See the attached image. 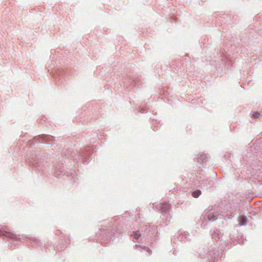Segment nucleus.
<instances>
[{"instance_id":"obj_1","label":"nucleus","mask_w":262,"mask_h":262,"mask_svg":"<svg viewBox=\"0 0 262 262\" xmlns=\"http://www.w3.org/2000/svg\"><path fill=\"white\" fill-rule=\"evenodd\" d=\"M0 235L3 236L4 238H14L16 236L15 234L9 232L2 231L0 232Z\"/></svg>"},{"instance_id":"obj_2","label":"nucleus","mask_w":262,"mask_h":262,"mask_svg":"<svg viewBox=\"0 0 262 262\" xmlns=\"http://www.w3.org/2000/svg\"><path fill=\"white\" fill-rule=\"evenodd\" d=\"M217 219L216 214L214 213H210L208 215V219L209 221H214Z\"/></svg>"},{"instance_id":"obj_3","label":"nucleus","mask_w":262,"mask_h":262,"mask_svg":"<svg viewBox=\"0 0 262 262\" xmlns=\"http://www.w3.org/2000/svg\"><path fill=\"white\" fill-rule=\"evenodd\" d=\"M201 194V191L200 190H196L195 191H194L192 193V195L194 198H198Z\"/></svg>"},{"instance_id":"obj_4","label":"nucleus","mask_w":262,"mask_h":262,"mask_svg":"<svg viewBox=\"0 0 262 262\" xmlns=\"http://www.w3.org/2000/svg\"><path fill=\"white\" fill-rule=\"evenodd\" d=\"M140 233H139V231L134 232L133 234L134 238L136 239H139V238L140 237Z\"/></svg>"},{"instance_id":"obj_5","label":"nucleus","mask_w":262,"mask_h":262,"mask_svg":"<svg viewBox=\"0 0 262 262\" xmlns=\"http://www.w3.org/2000/svg\"><path fill=\"white\" fill-rule=\"evenodd\" d=\"M260 116V113L258 112H254L252 114V117L255 118H259Z\"/></svg>"},{"instance_id":"obj_6","label":"nucleus","mask_w":262,"mask_h":262,"mask_svg":"<svg viewBox=\"0 0 262 262\" xmlns=\"http://www.w3.org/2000/svg\"><path fill=\"white\" fill-rule=\"evenodd\" d=\"M246 224V219L244 216H242L241 219L240 224L241 225H245Z\"/></svg>"}]
</instances>
